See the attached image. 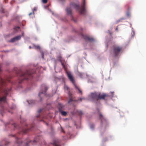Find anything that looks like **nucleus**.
Segmentation results:
<instances>
[{
    "label": "nucleus",
    "mask_w": 146,
    "mask_h": 146,
    "mask_svg": "<svg viewBox=\"0 0 146 146\" xmlns=\"http://www.w3.org/2000/svg\"><path fill=\"white\" fill-rule=\"evenodd\" d=\"M73 101V100L72 98H71L69 99V100L68 101V103H70V102H72Z\"/></svg>",
    "instance_id": "nucleus-19"
},
{
    "label": "nucleus",
    "mask_w": 146,
    "mask_h": 146,
    "mask_svg": "<svg viewBox=\"0 0 146 146\" xmlns=\"http://www.w3.org/2000/svg\"><path fill=\"white\" fill-rule=\"evenodd\" d=\"M46 125H48V123H46Z\"/></svg>",
    "instance_id": "nucleus-34"
},
{
    "label": "nucleus",
    "mask_w": 146,
    "mask_h": 146,
    "mask_svg": "<svg viewBox=\"0 0 146 146\" xmlns=\"http://www.w3.org/2000/svg\"><path fill=\"white\" fill-rule=\"evenodd\" d=\"M85 0H82L81 3V7H80L78 4H77L74 3H70V7H67L66 9V11L68 15L71 16V20H73L74 22H76V21L72 17V9L73 8L76 9L77 11H78L80 14L84 15L85 13Z\"/></svg>",
    "instance_id": "nucleus-1"
},
{
    "label": "nucleus",
    "mask_w": 146,
    "mask_h": 146,
    "mask_svg": "<svg viewBox=\"0 0 146 146\" xmlns=\"http://www.w3.org/2000/svg\"><path fill=\"white\" fill-rule=\"evenodd\" d=\"M78 113L80 116H81L83 114V112L81 111H78Z\"/></svg>",
    "instance_id": "nucleus-15"
},
{
    "label": "nucleus",
    "mask_w": 146,
    "mask_h": 146,
    "mask_svg": "<svg viewBox=\"0 0 146 146\" xmlns=\"http://www.w3.org/2000/svg\"><path fill=\"white\" fill-rule=\"evenodd\" d=\"M42 111V110L41 109H40L38 111V113H40L41 111Z\"/></svg>",
    "instance_id": "nucleus-25"
},
{
    "label": "nucleus",
    "mask_w": 146,
    "mask_h": 146,
    "mask_svg": "<svg viewBox=\"0 0 146 146\" xmlns=\"http://www.w3.org/2000/svg\"><path fill=\"white\" fill-rule=\"evenodd\" d=\"M27 125H26V126L25 127L23 128L22 130V132L24 134H26L31 129H29L28 128H27Z\"/></svg>",
    "instance_id": "nucleus-12"
},
{
    "label": "nucleus",
    "mask_w": 146,
    "mask_h": 146,
    "mask_svg": "<svg viewBox=\"0 0 146 146\" xmlns=\"http://www.w3.org/2000/svg\"><path fill=\"white\" fill-rule=\"evenodd\" d=\"M27 102H28V103H29V104H31V103H29V101H27Z\"/></svg>",
    "instance_id": "nucleus-33"
},
{
    "label": "nucleus",
    "mask_w": 146,
    "mask_h": 146,
    "mask_svg": "<svg viewBox=\"0 0 146 146\" xmlns=\"http://www.w3.org/2000/svg\"><path fill=\"white\" fill-rule=\"evenodd\" d=\"M59 112L61 113L62 115L64 116L66 115L67 114L66 112L65 111H62L61 108L60 107L59 108Z\"/></svg>",
    "instance_id": "nucleus-13"
},
{
    "label": "nucleus",
    "mask_w": 146,
    "mask_h": 146,
    "mask_svg": "<svg viewBox=\"0 0 146 146\" xmlns=\"http://www.w3.org/2000/svg\"><path fill=\"white\" fill-rule=\"evenodd\" d=\"M2 12L4 13V11H2Z\"/></svg>",
    "instance_id": "nucleus-38"
},
{
    "label": "nucleus",
    "mask_w": 146,
    "mask_h": 146,
    "mask_svg": "<svg viewBox=\"0 0 146 146\" xmlns=\"http://www.w3.org/2000/svg\"><path fill=\"white\" fill-rule=\"evenodd\" d=\"M42 1L44 3H47V0H42Z\"/></svg>",
    "instance_id": "nucleus-21"
},
{
    "label": "nucleus",
    "mask_w": 146,
    "mask_h": 146,
    "mask_svg": "<svg viewBox=\"0 0 146 146\" xmlns=\"http://www.w3.org/2000/svg\"><path fill=\"white\" fill-rule=\"evenodd\" d=\"M90 97L93 100H96L98 101L100 99H105L110 97L108 95L105 94H100L98 92L92 93L90 96Z\"/></svg>",
    "instance_id": "nucleus-3"
},
{
    "label": "nucleus",
    "mask_w": 146,
    "mask_h": 146,
    "mask_svg": "<svg viewBox=\"0 0 146 146\" xmlns=\"http://www.w3.org/2000/svg\"><path fill=\"white\" fill-rule=\"evenodd\" d=\"M36 10H37V8L36 7H35L34 8H33V9L32 10V11H33V14L34 15V12L35 11H36Z\"/></svg>",
    "instance_id": "nucleus-17"
},
{
    "label": "nucleus",
    "mask_w": 146,
    "mask_h": 146,
    "mask_svg": "<svg viewBox=\"0 0 146 146\" xmlns=\"http://www.w3.org/2000/svg\"><path fill=\"white\" fill-rule=\"evenodd\" d=\"M38 141L36 139H35L32 141L29 139H27L25 140L24 141H21L20 139H19L17 141V144L18 146H29V143H35Z\"/></svg>",
    "instance_id": "nucleus-4"
},
{
    "label": "nucleus",
    "mask_w": 146,
    "mask_h": 146,
    "mask_svg": "<svg viewBox=\"0 0 146 146\" xmlns=\"http://www.w3.org/2000/svg\"><path fill=\"white\" fill-rule=\"evenodd\" d=\"M81 35L82 37L86 41H92L94 40V38L92 37H90L87 35H84L82 34H81Z\"/></svg>",
    "instance_id": "nucleus-9"
},
{
    "label": "nucleus",
    "mask_w": 146,
    "mask_h": 146,
    "mask_svg": "<svg viewBox=\"0 0 146 146\" xmlns=\"http://www.w3.org/2000/svg\"><path fill=\"white\" fill-rule=\"evenodd\" d=\"M35 48L37 49H40V47L38 45H36L35 46Z\"/></svg>",
    "instance_id": "nucleus-18"
},
{
    "label": "nucleus",
    "mask_w": 146,
    "mask_h": 146,
    "mask_svg": "<svg viewBox=\"0 0 146 146\" xmlns=\"http://www.w3.org/2000/svg\"><path fill=\"white\" fill-rule=\"evenodd\" d=\"M60 0L62 1H65V0Z\"/></svg>",
    "instance_id": "nucleus-30"
},
{
    "label": "nucleus",
    "mask_w": 146,
    "mask_h": 146,
    "mask_svg": "<svg viewBox=\"0 0 146 146\" xmlns=\"http://www.w3.org/2000/svg\"><path fill=\"white\" fill-rule=\"evenodd\" d=\"M33 14V13H30L29 14V16Z\"/></svg>",
    "instance_id": "nucleus-26"
},
{
    "label": "nucleus",
    "mask_w": 146,
    "mask_h": 146,
    "mask_svg": "<svg viewBox=\"0 0 146 146\" xmlns=\"http://www.w3.org/2000/svg\"><path fill=\"white\" fill-rule=\"evenodd\" d=\"M38 137H37V138H38Z\"/></svg>",
    "instance_id": "nucleus-36"
},
{
    "label": "nucleus",
    "mask_w": 146,
    "mask_h": 146,
    "mask_svg": "<svg viewBox=\"0 0 146 146\" xmlns=\"http://www.w3.org/2000/svg\"><path fill=\"white\" fill-rule=\"evenodd\" d=\"M29 48L31 49V46H29Z\"/></svg>",
    "instance_id": "nucleus-32"
},
{
    "label": "nucleus",
    "mask_w": 146,
    "mask_h": 146,
    "mask_svg": "<svg viewBox=\"0 0 146 146\" xmlns=\"http://www.w3.org/2000/svg\"><path fill=\"white\" fill-rule=\"evenodd\" d=\"M36 117L37 118H38V121H42V120H40V116L39 114H38L37 115Z\"/></svg>",
    "instance_id": "nucleus-16"
},
{
    "label": "nucleus",
    "mask_w": 146,
    "mask_h": 146,
    "mask_svg": "<svg viewBox=\"0 0 146 146\" xmlns=\"http://www.w3.org/2000/svg\"><path fill=\"white\" fill-rule=\"evenodd\" d=\"M42 58H43V56H42Z\"/></svg>",
    "instance_id": "nucleus-37"
},
{
    "label": "nucleus",
    "mask_w": 146,
    "mask_h": 146,
    "mask_svg": "<svg viewBox=\"0 0 146 146\" xmlns=\"http://www.w3.org/2000/svg\"><path fill=\"white\" fill-rule=\"evenodd\" d=\"M53 146H60V142L57 139H54L52 143Z\"/></svg>",
    "instance_id": "nucleus-10"
},
{
    "label": "nucleus",
    "mask_w": 146,
    "mask_h": 146,
    "mask_svg": "<svg viewBox=\"0 0 146 146\" xmlns=\"http://www.w3.org/2000/svg\"><path fill=\"white\" fill-rule=\"evenodd\" d=\"M3 143H4L5 144V146H8V144H9V142L7 141H3Z\"/></svg>",
    "instance_id": "nucleus-14"
},
{
    "label": "nucleus",
    "mask_w": 146,
    "mask_h": 146,
    "mask_svg": "<svg viewBox=\"0 0 146 146\" xmlns=\"http://www.w3.org/2000/svg\"><path fill=\"white\" fill-rule=\"evenodd\" d=\"M61 132H63V133L64 132V131L63 128L62 127H61Z\"/></svg>",
    "instance_id": "nucleus-24"
},
{
    "label": "nucleus",
    "mask_w": 146,
    "mask_h": 146,
    "mask_svg": "<svg viewBox=\"0 0 146 146\" xmlns=\"http://www.w3.org/2000/svg\"><path fill=\"white\" fill-rule=\"evenodd\" d=\"M17 28H19V27H17Z\"/></svg>",
    "instance_id": "nucleus-35"
},
{
    "label": "nucleus",
    "mask_w": 146,
    "mask_h": 146,
    "mask_svg": "<svg viewBox=\"0 0 146 146\" xmlns=\"http://www.w3.org/2000/svg\"><path fill=\"white\" fill-rule=\"evenodd\" d=\"M67 90H69V88L67 86L66 88Z\"/></svg>",
    "instance_id": "nucleus-28"
},
{
    "label": "nucleus",
    "mask_w": 146,
    "mask_h": 146,
    "mask_svg": "<svg viewBox=\"0 0 146 146\" xmlns=\"http://www.w3.org/2000/svg\"><path fill=\"white\" fill-rule=\"evenodd\" d=\"M82 98H79L78 100H75L74 101L75 102H77L78 101L80 100L81 102L82 101Z\"/></svg>",
    "instance_id": "nucleus-20"
},
{
    "label": "nucleus",
    "mask_w": 146,
    "mask_h": 146,
    "mask_svg": "<svg viewBox=\"0 0 146 146\" xmlns=\"http://www.w3.org/2000/svg\"><path fill=\"white\" fill-rule=\"evenodd\" d=\"M41 88L42 90V92H40L38 94V96L40 98L41 101L42 100V99L40 97V95L42 94L45 95L46 92L48 89V87H47L45 84H43L42 85Z\"/></svg>",
    "instance_id": "nucleus-7"
},
{
    "label": "nucleus",
    "mask_w": 146,
    "mask_h": 146,
    "mask_svg": "<svg viewBox=\"0 0 146 146\" xmlns=\"http://www.w3.org/2000/svg\"><path fill=\"white\" fill-rule=\"evenodd\" d=\"M14 126L15 127V128L16 127V124L15 123H14L13 124Z\"/></svg>",
    "instance_id": "nucleus-27"
},
{
    "label": "nucleus",
    "mask_w": 146,
    "mask_h": 146,
    "mask_svg": "<svg viewBox=\"0 0 146 146\" xmlns=\"http://www.w3.org/2000/svg\"><path fill=\"white\" fill-rule=\"evenodd\" d=\"M122 51V47L118 46H113V53L115 56H118Z\"/></svg>",
    "instance_id": "nucleus-6"
},
{
    "label": "nucleus",
    "mask_w": 146,
    "mask_h": 146,
    "mask_svg": "<svg viewBox=\"0 0 146 146\" xmlns=\"http://www.w3.org/2000/svg\"><path fill=\"white\" fill-rule=\"evenodd\" d=\"M21 37V36H18L14 37L10 40V42H14L16 41L17 40L20 39Z\"/></svg>",
    "instance_id": "nucleus-11"
},
{
    "label": "nucleus",
    "mask_w": 146,
    "mask_h": 146,
    "mask_svg": "<svg viewBox=\"0 0 146 146\" xmlns=\"http://www.w3.org/2000/svg\"><path fill=\"white\" fill-rule=\"evenodd\" d=\"M66 74H67L68 77L70 80L71 82L73 84L75 88L76 89H78V90L79 93H80L81 94H82V92L79 88L78 86L76 84L75 81L74 80L72 74L68 72H66Z\"/></svg>",
    "instance_id": "nucleus-5"
},
{
    "label": "nucleus",
    "mask_w": 146,
    "mask_h": 146,
    "mask_svg": "<svg viewBox=\"0 0 146 146\" xmlns=\"http://www.w3.org/2000/svg\"><path fill=\"white\" fill-rule=\"evenodd\" d=\"M4 1H5V3H7V2H6V0H4Z\"/></svg>",
    "instance_id": "nucleus-31"
},
{
    "label": "nucleus",
    "mask_w": 146,
    "mask_h": 146,
    "mask_svg": "<svg viewBox=\"0 0 146 146\" xmlns=\"http://www.w3.org/2000/svg\"><path fill=\"white\" fill-rule=\"evenodd\" d=\"M4 145L3 144H2V145H0V146H3Z\"/></svg>",
    "instance_id": "nucleus-29"
},
{
    "label": "nucleus",
    "mask_w": 146,
    "mask_h": 146,
    "mask_svg": "<svg viewBox=\"0 0 146 146\" xmlns=\"http://www.w3.org/2000/svg\"><path fill=\"white\" fill-rule=\"evenodd\" d=\"M30 102L31 103H34L35 102V101L34 100H32L30 101Z\"/></svg>",
    "instance_id": "nucleus-23"
},
{
    "label": "nucleus",
    "mask_w": 146,
    "mask_h": 146,
    "mask_svg": "<svg viewBox=\"0 0 146 146\" xmlns=\"http://www.w3.org/2000/svg\"><path fill=\"white\" fill-rule=\"evenodd\" d=\"M99 118L101 120V123L102 125L105 124V125H107V121L106 119L100 113L99 114Z\"/></svg>",
    "instance_id": "nucleus-8"
},
{
    "label": "nucleus",
    "mask_w": 146,
    "mask_h": 146,
    "mask_svg": "<svg viewBox=\"0 0 146 146\" xmlns=\"http://www.w3.org/2000/svg\"><path fill=\"white\" fill-rule=\"evenodd\" d=\"M61 64H62V66H63V68H65V65H64L63 63L62 62H61Z\"/></svg>",
    "instance_id": "nucleus-22"
},
{
    "label": "nucleus",
    "mask_w": 146,
    "mask_h": 146,
    "mask_svg": "<svg viewBox=\"0 0 146 146\" xmlns=\"http://www.w3.org/2000/svg\"><path fill=\"white\" fill-rule=\"evenodd\" d=\"M34 73V71L31 70H27L25 72H23L21 70H18L16 73L20 76L22 78V80L19 81V83L21 84L22 81L24 79H28L32 77V74Z\"/></svg>",
    "instance_id": "nucleus-2"
}]
</instances>
